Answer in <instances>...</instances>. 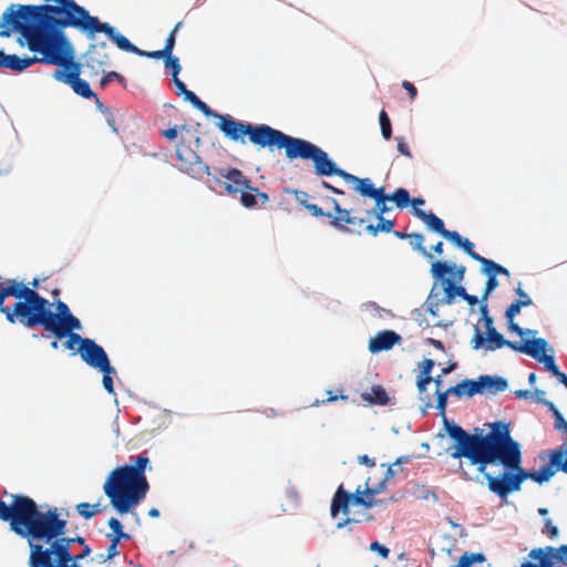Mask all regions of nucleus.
<instances>
[{
	"label": "nucleus",
	"instance_id": "b1692460",
	"mask_svg": "<svg viewBox=\"0 0 567 567\" xmlns=\"http://www.w3.org/2000/svg\"><path fill=\"white\" fill-rule=\"evenodd\" d=\"M413 214L419 217L430 229L440 234L445 239H449V233L454 231L445 229L444 221L434 213H426L423 209L414 208Z\"/></svg>",
	"mask_w": 567,
	"mask_h": 567
},
{
	"label": "nucleus",
	"instance_id": "4be33fe9",
	"mask_svg": "<svg viewBox=\"0 0 567 567\" xmlns=\"http://www.w3.org/2000/svg\"><path fill=\"white\" fill-rule=\"evenodd\" d=\"M475 381L476 385H474L473 389L476 390L477 394L484 392L496 394L504 392L508 388L507 380L497 375H480Z\"/></svg>",
	"mask_w": 567,
	"mask_h": 567
},
{
	"label": "nucleus",
	"instance_id": "338daca9",
	"mask_svg": "<svg viewBox=\"0 0 567 567\" xmlns=\"http://www.w3.org/2000/svg\"><path fill=\"white\" fill-rule=\"evenodd\" d=\"M293 194H295V197L296 199L302 204L305 206V204H308L307 203V199L309 197V194L307 192H302V190H293Z\"/></svg>",
	"mask_w": 567,
	"mask_h": 567
},
{
	"label": "nucleus",
	"instance_id": "4c0bfd02",
	"mask_svg": "<svg viewBox=\"0 0 567 567\" xmlns=\"http://www.w3.org/2000/svg\"><path fill=\"white\" fill-rule=\"evenodd\" d=\"M482 267H483V271L486 274V275H493L494 277H497V275H504V276H509V271L507 268L501 266L499 264L491 260V259H487V258H484L481 262Z\"/></svg>",
	"mask_w": 567,
	"mask_h": 567
},
{
	"label": "nucleus",
	"instance_id": "c756f323",
	"mask_svg": "<svg viewBox=\"0 0 567 567\" xmlns=\"http://www.w3.org/2000/svg\"><path fill=\"white\" fill-rule=\"evenodd\" d=\"M455 246L461 247L472 259L478 261L480 264L485 258L474 250V244L470 241L467 238L462 237L457 231L449 233V239Z\"/></svg>",
	"mask_w": 567,
	"mask_h": 567
},
{
	"label": "nucleus",
	"instance_id": "3c124183",
	"mask_svg": "<svg viewBox=\"0 0 567 567\" xmlns=\"http://www.w3.org/2000/svg\"><path fill=\"white\" fill-rule=\"evenodd\" d=\"M515 292L516 295L518 296V299L517 301L523 306V307H529L533 305V300L532 298L529 297V295L527 292H525L522 288V284L519 282L517 288L515 289Z\"/></svg>",
	"mask_w": 567,
	"mask_h": 567
},
{
	"label": "nucleus",
	"instance_id": "393cba45",
	"mask_svg": "<svg viewBox=\"0 0 567 567\" xmlns=\"http://www.w3.org/2000/svg\"><path fill=\"white\" fill-rule=\"evenodd\" d=\"M258 199L261 205H265L269 202V196L267 193L260 192L257 187L252 186L249 179V188L240 192V204L246 208H254L257 206Z\"/></svg>",
	"mask_w": 567,
	"mask_h": 567
},
{
	"label": "nucleus",
	"instance_id": "f3484780",
	"mask_svg": "<svg viewBox=\"0 0 567 567\" xmlns=\"http://www.w3.org/2000/svg\"><path fill=\"white\" fill-rule=\"evenodd\" d=\"M109 64L107 44L105 42L91 44L84 55V65L91 70V74L99 75Z\"/></svg>",
	"mask_w": 567,
	"mask_h": 567
},
{
	"label": "nucleus",
	"instance_id": "f8f14e48",
	"mask_svg": "<svg viewBox=\"0 0 567 567\" xmlns=\"http://www.w3.org/2000/svg\"><path fill=\"white\" fill-rule=\"evenodd\" d=\"M76 30L85 33L90 38L95 33H104L117 45L118 49L126 52L135 50V45L131 43L126 37L116 32L111 24L101 22L97 17H93L90 13L86 14Z\"/></svg>",
	"mask_w": 567,
	"mask_h": 567
},
{
	"label": "nucleus",
	"instance_id": "f257e3e1",
	"mask_svg": "<svg viewBox=\"0 0 567 567\" xmlns=\"http://www.w3.org/2000/svg\"><path fill=\"white\" fill-rule=\"evenodd\" d=\"M445 431L455 442L451 457H465L472 465H476L477 471L485 476L489 491L506 497L520 489L527 475L520 466V445L512 437L508 424L494 422L486 434L478 433V429L471 434L445 420Z\"/></svg>",
	"mask_w": 567,
	"mask_h": 567
},
{
	"label": "nucleus",
	"instance_id": "49530a36",
	"mask_svg": "<svg viewBox=\"0 0 567 567\" xmlns=\"http://www.w3.org/2000/svg\"><path fill=\"white\" fill-rule=\"evenodd\" d=\"M182 25H183L182 21L177 22L175 24L174 29L172 30V32L169 33V35L167 37L165 47L163 49L165 51L166 55L172 54L174 47H175L176 32L182 28Z\"/></svg>",
	"mask_w": 567,
	"mask_h": 567
},
{
	"label": "nucleus",
	"instance_id": "a878e982",
	"mask_svg": "<svg viewBox=\"0 0 567 567\" xmlns=\"http://www.w3.org/2000/svg\"><path fill=\"white\" fill-rule=\"evenodd\" d=\"M82 324L81 321L71 313L64 320H62L58 326L52 328L49 332L54 336L56 339H64L70 333H76L75 331L81 330Z\"/></svg>",
	"mask_w": 567,
	"mask_h": 567
},
{
	"label": "nucleus",
	"instance_id": "dca6fc26",
	"mask_svg": "<svg viewBox=\"0 0 567 567\" xmlns=\"http://www.w3.org/2000/svg\"><path fill=\"white\" fill-rule=\"evenodd\" d=\"M76 351L89 367L96 370L106 369L111 364L105 350L92 339H84V344L78 347Z\"/></svg>",
	"mask_w": 567,
	"mask_h": 567
},
{
	"label": "nucleus",
	"instance_id": "f03ea898",
	"mask_svg": "<svg viewBox=\"0 0 567 567\" xmlns=\"http://www.w3.org/2000/svg\"><path fill=\"white\" fill-rule=\"evenodd\" d=\"M10 503L0 499V520L30 546V567H68L72 560L73 537H65L68 523L56 507L41 511L31 497L10 494Z\"/></svg>",
	"mask_w": 567,
	"mask_h": 567
},
{
	"label": "nucleus",
	"instance_id": "9b49d317",
	"mask_svg": "<svg viewBox=\"0 0 567 567\" xmlns=\"http://www.w3.org/2000/svg\"><path fill=\"white\" fill-rule=\"evenodd\" d=\"M361 505L365 508H372L374 506L384 505V501L375 499L374 496L365 495L360 486L355 489V493L350 494L344 491L343 486L340 485L334 493L331 502V515L337 517L341 511L344 515L349 514V504Z\"/></svg>",
	"mask_w": 567,
	"mask_h": 567
},
{
	"label": "nucleus",
	"instance_id": "58836bf2",
	"mask_svg": "<svg viewBox=\"0 0 567 567\" xmlns=\"http://www.w3.org/2000/svg\"><path fill=\"white\" fill-rule=\"evenodd\" d=\"M109 526L113 530V534H107L109 539H113V540H116L120 543L122 539L127 540L131 538V536L128 534L123 532V526L117 518H115V517L110 518Z\"/></svg>",
	"mask_w": 567,
	"mask_h": 567
},
{
	"label": "nucleus",
	"instance_id": "423d86ee",
	"mask_svg": "<svg viewBox=\"0 0 567 567\" xmlns=\"http://www.w3.org/2000/svg\"><path fill=\"white\" fill-rule=\"evenodd\" d=\"M50 306L48 299L29 288L27 301H17L12 308L3 307L1 312L10 323L20 322L27 328L41 326L48 332L72 313L61 300L55 305L56 312L51 311Z\"/></svg>",
	"mask_w": 567,
	"mask_h": 567
},
{
	"label": "nucleus",
	"instance_id": "20e7f679",
	"mask_svg": "<svg viewBox=\"0 0 567 567\" xmlns=\"http://www.w3.org/2000/svg\"><path fill=\"white\" fill-rule=\"evenodd\" d=\"M132 464L117 466L107 475L103 491L112 507L121 515L130 513L146 496L150 484L145 475L150 464L146 452L131 455Z\"/></svg>",
	"mask_w": 567,
	"mask_h": 567
},
{
	"label": "nucleus",
	"instance_id": "e2e57ef3",
	"mask_svg": "<svg viewBox=\"0 0 567 567\" xmlns=\"http://www.w3.org/2000/svg\"><path fill=\"white\" fill-rule=\"evenodd\" d=\"M402 86L403 89L406 90V92L409 93V96L411 100H414L416 94H417V90L416 87L414 86V84L410 81H403L402 82Z\"/></svg>",
	"mask_w": 567,
	"mask_h": 567
},
{
	"label": "nucleus",
	"instance_id": "5fc2aeb1",
	"mask_svg": "<svg viewBox=\"0 0 567 567\" xmlns=\"http://www.w3.org/2000/svg\"><path fill=\"white\" fill-rule=\"evenodd\" d=\"M395 141L398 142V151H399L402 155H404V156H406V157H409V158H412V153H411L410 147H409V145L406 144V142H405V140H404V137H402V136H396V137H395Z\"/></svg>",
	"mask_w": 567,
	"mask_h": 567
},
{
	"label": "nucleus",
	"instance_id": "a18cd8bd",
	"mask_svg": "<svg viewBox=\"0 0 567 567\" xmlns=\"http://www.w3.org/2000/svg\"><path fill=\"white\" fill-rule=\"evenodd\" d=\"M451 394L449 392V389L445 391L436 390V409L440 411V414L443 416V422L445 423V420L449 422V420L445 416V410L447 405V396Z\"/></svg>",
	"mask_w": 567,
	"mask_h": 567
},
{
	"label": "nucleus",
	"instance_id": "e433bc0d",
	"mask_svg": "<svg viewBox=\"0 0 567 567\" xmlns=\"http://www.w3.org/2000/svg\"><path fill=\"white\" fill-rule=\"evenodd\" d=\"M482 267H483V271L486 274V275H493L494 277H497V275H504V276H509V271L507 268L501 266L499 264L491 260V259H487V258H484L481 262Z\"/></svg>",
	"mask_w": 567,
	"mask_h": 567
},
{
	"label": "nucleus",
	"instance_id": "2eb2a0df",
	"mask_svg": "<svg viewBox=\"0 0 567 567\" xmlns=\"http://www.w3.org/2000/svg\"><path fill=\"white\" fill-rule=\"evenodd\" d=\"M305 208L315 217H323L327 216L331 218L330 225L337 229L346 230V225L353 226H363L365 223L364 218H358L355 216H351V210L342 208L340 204L333 199V209L337 213V216H332L330 213H324L321 207L316 204H305Z\"/></svg>",
	"mask_w": 567,
	"mask_h": 567
},
{
	"label": "nucleus",
	"instance_id": "6e6d98bb",
	"mask_svg": "<svg viewBox=\"0 0 567 567\" xmlns=\"http://www.w3.org/2000/svg\"><path fill=\"white\" fill-rule=\"evenodd\" d=\"M370 549L372 551L378 553L382 558H388L390 555V549L385 547L384 545H381L379 542H373L370 545Z\"/></svg>",
	"mask_w": 567,
	"mask_h": 567
},
{
	"label": "nucleus",
	"instance_id": "0e129e2a",
	"mask_svg": "<svg viewBox=\"0 0 567 567\" xmlns=\"http://www.w3.org/2000/svg\"><path fill=\"white\" fill-rule=\"evenodd\" d=\"M104 115H105V118H106V122L109 124V126L112 128V131L114 133H117V127L115 126V118L113 116V113L111 112L110 109H104Z\"/></svg>",
	"mask_w": 567,
	"mask_h": 567
},
{
	"label": "nucleus",
	"instance_id": "79ce46f5",
	"mask_svg": "<svg viewBox=\"0 0 567 567\" xmlns=\"http://www.w3.org/2000/svg\"><path fill=\"white\" fill-rule=\"evenodd\" d=\"M379 122L381 127V134L384 140H390L392 136V125L391 121L384 110H382L379 114Z\"/></svg>",
	"mask_w": 567,
	"mask_h": 567
},
{
	"label": "nucleus",
	"instance_id": "09e8293b",
	"mask_svg": "<svg viewBox=\"0 0 567 567\" xmlns=\"http://www.w3.org/2000/svg\"><path fill=\"white\" fill-rule=\"evenodd\" d=\"M112 81L124 82V78L120 73H117L115 71H111V72H107L106 74H104V76L100 81V85L102 89H104Z\"/></svg>",
	"mask_w": 567,
	"mask_h": 567
},
{
	"label": "nucleus",
	"instance_id": "37998d69",
	"mask_svg": "<svg viewBox=\"0 0 567 567\" xmlns=\"http://www.w3.org/2000/svg\"><path fill=\"white\" fill-rule=\"evenodd\" d=\"M410 243L412 247L420 251L423 256L426 258H432V255L427 252L426 248L424 247V236L422 234H410L409 235Z\"/></svg>",
	"mask_w": 567,
	"mask_h": 567
},
{
	"label": "nucleus",
	"instance_id": "4d7b16f0",
	"mask_svg": "<svg viewBox=\"0 0 567 567\" xmlns=\"http://www.w3.org/2000/svg\"><path fill=\"white\" fill-rule=\"evenodd\" d=\"M200 112H203L206 116H215L218 115L215 113L205 102H203L200 99L193 105Z\"/></svg>",
	"mask_w": 567,
	"mask_h": 567
},
{
	"label": "nucleus",
	"instance_id": "4468645a",
	"mask_svg": "<svg viewBox=\"0 0 567 567\" xmlns=\"http://www.w3.org/2000/svg\"><path fill=\"white\" fill-rule=\"evenodd\" d=\"M218 175H212L208 178V183L214 184L224 188V190L231 196H237L241 190L249 188V178L238 168H219Z\"/></svg>",
	"mask_w": 567,
	"mask_h": 567
},
{
	"label": "nucleus",
	"instance_id": "a211bd4d",
	"mask_svg": "<svg viewBox=\"0 0 567 567\" xmlns=\"http://www.w3.org/2000/svg\"><path fill=\"white\" fill-rule=\"evenodd\" d=\"M529 557L539 560L538 565H543V561L548 558L551 567H555L556 564L567 566V545H561L558 548L551 546L535 548L529 553Z\"/></svg>",
	"mask_w": 567,
	"mask_h": 567
},
{
	"label": "nucleus",
	"instance_id": "1a4fd4ad",
	"mask_svg": "<svg viewBox=\"0 0 567 567\" xmlns=\"http://www.w3.org/2000/svg\"><path fill=\"white\" fill-rule=\"evenodd\" d=\"M183 131H185L186 134L181 136V142L176 146L178 169L195 178H202L204 175L212 176L209 166L200 159L197 152L190 146L192 143L198 146L200 141L199 136L187 128L186 125H182V132Z\"/></svg>",
	"mask_w": 567,
	"mask_h": 567
},
{
	"label": "nucleus",
	"instance_id": "473e14b6",
	"mask_svg": "<svg viewBox=\"0 0 567 567\" xmlns=\"http://www.w3.org/2000/svg\"><path fill=\"white\" fill-rule=\"evenodd\" d=\"M362 398L364 401L379 405H384L389 402L388 393L381 385L372 386L371 392L363 393Z\"/></svg>",
	"mask_w": 567,
	"mask_h": 567
},
{
	"label": "nucleus",
	"instance_id": "7ed1b4c3",
	"mask_svg": "<svg viewBox=\"0 0 567 567\" xmlns=\"http://www.w3.org/2000/svg\"><path fill=\"white\" fill-rule=\"evenodd\" d=\"M13 32L20 33L19 44L21 47L25 44L34 55L21 58L17 54L4 53L2 69L22 72L35 63L51 64L49 59L50 55L56 53L61 41L60 38L28 23L25 20L19 19L11 11H4L0 17V37L9 38Z\"/></svg>",
	"mask_w": 567,
	"mask_h": 567
},
{
	"label": "nucleus",
	"instance_id": "a19ab883",
	"mask_svg": "<svg viewBox=\"0 0 567 567\" xmlns=\"http://www.w3.org/2000/svg\"><path fill=\"white\" fill-rule=\"evenodd\" d=\"M65 338H66V340L62 343V346L65 349L73 351V353H72L73 355L79 353L76 351V349H78V347H81L84 344L85 338L81 337L79 333H70Z\"/></svg>",
	"mask_w": 567,
	"mask_h": 567
},
{
	"label": "nucleus",
	"instance_id": "c03bdc74",
	"mask_svg": "<svg viewBox=\"0 0 567 567\" xmlns=\"http://www.w3.org/2000/svg\"><path fill=\"white\" fill-rule=\"evenodd\" d=\"M100 371L103 373L102 382H103L104 389L110 394H114V384H113L112 374L116 373L115 369L110 364L106 367V369L103 368Z\"/></svg>",
	"mask_w": 567,
	"mask_h": 567
},
{
	"label": "nucleus",
	"instance_id": "bf43d9fd",
	"mask_svg": "<svg viewBox=\"0 0 567 567\" xmlns=\"http://www.w3.org/2000/svg\"><path fill=\"white\" fill-rule=\"evenodd\" d=\"M110 542H111V545L109 546V548L106 550L105 557L110 558V560H111L114 557L120 555V551L117 549V546H118L120 543L116 542V540H113V539H110Z\"/></svg>",
	"mask_w": 567,
	"mask_h": 567
},
{
	"label": "nucleus",
	"instance_id": "39448f33",
	"mask_svg": "<svg viewBox=\"0 0 567 567\" xmlns=\"http://www.w3.org/2000/svg\"><path fill=\"white\" fill-rule=\"evenodd\" d=\"M219 120L217 127L226 137L235 142L245 143V136L260 147H277L286 151V156L290 161L300 158L307 145L306 140L293 137L276 130L267 124L254 125L233 118L230 115H216Z\"/></svg>",
	"mask_w": 567,
	"mask_h": 567
},
{
	"label": "nucleus",
	"instance_id": "0eeeda50",
	"mask_svg": "<svg viewBox=\"0 0 567 567\" xmlns=\"http://www.w3.org/2000/svg\"><path fill=\"white\" fill-rule=\"evenodd\" d=\"M300 158L312 162L316 175L339 176L347 183L352 184L354 190L363 197L373 199L384 190V187L375 188L370 178H360L338 167L337 163L329 157L327 152L309 141Z\"/></svg>",
	"mask_w": 567,
	"mask_h": 567
},
{
	"label": "nucleus",
	"instance_id": "72a5a7b5",
	"mask_svg": "<svg viewBox=\"0 0 567 567\" xmlns=\"http://www.w3.org/2000/svg\"><path fill=\"white\" fill-rule=\"evenodd\" d=\"M555 474V470L549 464L542 466L539 471H526L527 478L538 484L548 482Z\"/></svg>",
	"mask_w": 567,
	"mask_h": 567
},
{
	"label": "nucleus",
	"instance_id": "aec40b11",
	"mask_svg": "<svg viewBox=\"0 0 567 567\" xmlns=\"http://www.w3.org/2000/svg\"><path fill=\"white\" fill-rule=\"evenodd\" d=\"M465 270L464 266L440 260L431 265V275L434 279H451L454 282H461L464 279Z\"/></svg>",
	"mask_w": 567,
	"mask_h": 567
},
{
	"label": "nucleus",
	"instance_id": "f704fd0d",
	"mask_svg": "<svg viewBox=\"0 0 567 567\" xmlns=\"http://www.w3.org/2000/svg\"><path fill=\"white\" fill-rule=\"evenodd\" d=\"M374 207L368 210V215L370 216H384L390 210V207L386 205V202L390 200L384 190H382L379 196L373 198Z\"/></svg>",
	"mask_w": 567,
	"mask_h": 567
},
{
	"label": "nucleus",
	"instance_id": "412c9836",
	"mask_svg": "<svg viewBox=\"0 0 567 567\" xmlns=\"http://www.w3.org/2000/svg\"><path fill=\"white\" fill-rule=\"evenodd\" d=\"M401 336L392 330H383L371 338L369 341V350L372 353L388 351L395 344L401 342Z\"/></svg>",
	"mask_w": 567,
	"mask_h": 567
},
{
	"label": "nucleus",
	"instance_id": "2f4dec72",
	"mask_svg": "<svg viewBox=\"0 0 567 567\" xmlns=\"http://www.w3.org/2000/svg\"><path fill=\"white\" fill-rule=\"evenodd\" d=\"M378 219L375 225L369 224L365 226V230L372 235L377 236L379 233H390L394 227V220L388 219L384 216H374Z\"/></svg>",
	"mask_w": 567,
	"mask_h": 567
},
{
	"label": "nucleus",
	"instance_id": "9d476101",
	"mask_svg": "<svg viewBox=\"0 0 567 567\" xmlns=\"http://www.w3.org/2000/svg\"><path fill=\"white\" fill-rule=\"evenodd\" d=\"M485 334L486 337L480 329H475V333L471 340V344L474 350H478L484 347L487 351H495L503 347H508L520 353L533 352L532 348L528 344H524V342L506 340L504 336L496 330V328L485 330Z\"/></svg>",
	"mask_w": 567,
	"mask_h": 567
},
{
	"label": "nucleus",
	"instance_id": "680f3d73",
	"mask_svg": "<svg viewBox=\"0 0 567 567\" xmlns=\"http://www.w3.org/2000/svg\"><path fill=\"white\" fill-rule=\"evenodd\" d=\"M91 554V548L89 545H84L83 546V549L80 554L78 555H73L72 554V560H70V563H75V564H79V561H81L82 559H84L85 557H87L89 555Z\"/></svg>",
	"mask_w": 567,
	"mask_h": 567
},
{
	"label": "nucleus",
	"instance_id": "6e6552de",
	"mask_svg": "<svg viewBox=\"0 0 567 567\" xmlns=\"http://www.w3.org/2000/svg\"><path fill=\"white\" fill-rule=\"evenodd\" d=\"M49 60L51 65L61 68L53 72L54 80L70 85L74 93L84 99L96 97L90 84L80 78L81 64L75 61V52L68 38L60 41L56 53L50 55Z\"/></svg>",
	"mask_w": 567,
	"mask_h": 567
},
{
	"label": "nucleus",
	"instance_id": "de8ad7c7",
	"mask_svg": "<svg viewBox=\"0 0 567 567\" xmlns=\"http://www.w3.org/2000/svg\"><path fill=\"white\" fill-rule=\"evenodd\" d=\"M164 62H165V68L171 70L172 76L176 78V75H178L182 70L178 58L174 56L173 54H169V55L165 56Z\"/></svg>",
	"mask_w": 567,
	"mask_h": 567
},
{
	"label": "nucleus",
	"instance_id": "6ab92c4d",
	"mask_svg": "<svg viewBox=\"0 0 567 567\" xmlns=\"http://www.w3.org/2000/svg\"><path fill=\"white\" fill-rule=\"evenodd\" d=\"M524 344H528L532 348V353H527L538 362H543L545 364V369L551 372L554 375L559 371L558 367L555 363V359L553 355H547L545 352L547 350L548 343L543 338H535L533 340H527Z\"/></svg>",
	"mask_w": 567,
	"mask_h": 567
},
{
	"label": "nucleus",
	"instance_id": "c9c22d12",
	"mask_svg": "<svg viewBox=\"0 0 567 567\" xmlns=\"http://www.w3.org/2000/svg\"><path fill=\"white\" fill-rule=\"evenodd\" d=\"M388 197L399 209L406 208L411 203L410 194L405 188H398Z\"/></svg>",
	"mask_w": 567,
	"mask_h": 567
},
{
	"label": "nucleus",
	"instance_id": "ea45409f",
	"mask_svg": "<svg viewBox=\"0 0 567 567\" xmlns=\"http://www.w3.org/2000/svg\"><path fill=\"white\" fill-rule=\"evenodd\" d=\"M76 511L80 516H82L85 519H90L96 514L101 513L100 504H89V503H80L76 505Z\"/></svg>",
	"mask_w": 567,
	"mask_h": 567
},
{
	"label": "nucleus",
	"instance_id": "7c9ffc66",
	"mask_svg": "<svg viewBox=\"0 0 567 567\" xmlns=\"http://www.w3.org/2000/svg\"><path fill=\"white\" fill-rule=\"evenodd\" d=\"M476 385L475 380L465 379L462 382L457 383L454 386L449 388V392H451L452 395L461 399L464 395L473 396L477 394L476 390L473 389V386Z\"/></svg>",
	"mask_w": 567,
	"mask_h": 567
},
{
	"label": "nucleus",
	"instance_id": "603ef678",
	"mask_svg": "<svg viewBox=\"0 0 567 567\" xmlns=\"http://www.w3.org/2000/svg\"><path fill=\"white\" fill-rule=\"evenodd\" d=\"M498 280L496 277H494L493 275H487V281H486V287H485V292H484V296H483V300H486L488 295L495 290L497 287H498Z\"/></svg>",
	"mask_w": 567,
	"mask_h": 567
},
{
	"label": "nucleus",
	"instance_id": "5701e85b",
	"mask_svg": "<svg viewBox=\"0 0 567 567\" xmlns=\"http://www.w3.org/2000/svg\"><path fill=\"white\" fill-rule=\"evenodd\" d=\"M405 461H406V457H399L393 464L388 465L384 477L378 484H371L370 483L371 478H368V481L365 483V489H363V493L365 495H371V496H375V495L382 493L386 487V483L396 475V471L393 467L395 465L402 464Z\"/></svg>",
	"mask_w": 567,
	"mask_h": 567
},
{
	"label": "nucleus",
	"instance_id": "052dcab7",
	"mask_svg": "<svg viewBox=\"0 0 567 567\" xmlns=\"http://www.w3.org/2000/svg\"><path fill=\"white\" fill-rule=\"evenodd\" d=\"M178 133L186 134L185 131L182 132V127L178 128L177 126L167 128L163 131V136H165L167 140H175L178 136Z\"/></svg>",
	"mask_w": 567,
	"mask_h": 567
},
{
	"label": "nucleus",
	"instance_id": "c85d7f7f",
	"mask_svg": "<svg viewBox=\"0 0 567 567\" xmlns=\"http://www.w3.org/2000/svg\"><path fill=\"white\" fill-rule=\"evenodd\" d=\"M434 365H435V362L432 359H424L421 362V364H420L421 371L416 378V386H417L420 394L425 392L427 385L432 382L433 378L431 377V372H432Z\"/></svg>",
	"mask_w": 567,
	"mask_h": 567
},
{
	"label": "nucleus",
	"instance_id": "69168bd1",
	"mask_svg": "<svg viewBox=\"0 0 567 567\" xmlns=\"http://www.w3.org/2000/svg\"><path fill=\"white\" fill-rule=\"evenodd\" d=\"M173 82L177 89V95H183L187 91L185 83L178 78V75H176V78H173Z\"/></svg>",
	"mask_w": 567,
	"mask_h": 567
},
{
	"label": "nucleus",
	"instance_id": "cd10ccee",
	"mask_svg": "<svg viewBox=\"0 0 567 567\" xmlns=\"http://www.w3.org/2000/svg\"><path fill=\"white\" fill-rule=\"evenodd\" d=\"M549 465L555 470V473L563 472L567 474V437L563 439L561 445L549 451Z\"/></svg>",
	"mask_w": 567,
	"mask_h": 567
},
{
	"label": "nucleus",
	"instance_id": "774afa93",
	"mask_svg": "<svg viewBox=\"0 0 567 567\" xmlns=\"http://www.w3.org/2000/svg\"><path fill=\"white\" fill-rule=\"evenodd\" d=\"M472 563L470 560V558L467 557V551L464 553L460 559H458V563L456 565V567H472Z\"/></svg>",
	"mask_w": 567,
	"mask_h": 567
},
{
	"label": "nucleus",
	"instance_id": "13d9d810",
	"mask_svg": "<svg viewBox=\"0 0 567 567\" xmlns=\"http://www.w3.org/2000/svg\"><path fill=\"white\" fill-rule=\"evenodd\" d=\"M543 533L547 534L550 538H555L558 535V528L553 525L551 519H547Z\"/></svg>",
	"mask_w": 567,
	"mask_h": 567
},
{
	"label": "nucleus",
	"instance_id": "bb28decb",
	"mask_svg": "<svg viewBox=\"0 0 567 567\" xmlns=\"http://www.w3.org/2000/svg\"><path fill=\"white\" fill-rule=\"evenodd\" d=\"M523 306L517 301L515 300L505 311V318H506V321H507V326H508V330L523 337L525 334H536V331L535 330H530V329H524L522 327H519L518 323L515 322V316L518 315L522 310Z\"/></svg>",
	"mask_w": 567,
	"mask_h": 567
},
{
	"label": "nucleus",
	"instance_id": "864d4df0",
	"mask_svg": "<svg viewBox=\"0 0 567 567\" xmlns=\"http://www.w3.org/2000/svg\"><path fill=\"white\" fill-rule=\"evenodd\" d=\"M554 419H555V422H554L555 430L563 431L564 437H567V421L565 420L563 414L557 413Z\"/></svg>",
	"mask_w": 567,
	"mask_h": 567
},
{
	"label": "nucleus",
	"instance_id": "ddd939ff",
	"mask_svg": "<svg viewBox=\"0 0 567 567\" xmlns=\"http://www.w3.org/2000/svg\"><path fill=\"white\" fill-rule=\"evenodd\" d=\"M436 281H441L443 287V296L439 298V292H436V287L433 286L430 292V296L426 300L427 312L434 317L439 316V310L442 305H452L455 301L456 297L463 298L466 296V290L464 287L458 286V282H454L451 279H435Z\"/></svg>",
	"mask_w": 567,
	"mask_h": 567
},
{
	"label": "nucleus",
	"instance_id": "8fccbe9b",
	"mask_svg": "<svg viewBox=\"0 0 567 567\" xmlns=\"http://www.w3.org/2000/svg\"><path fill=\"white\" fill-rule=\"evenodd\" d=\"M480 311H481V315H482V320L484 321L485 330L495 328L494 327V319L491 316H488V308H487V303L486 302H483L481 305Z\"/></svg>",
	"mask_w": 567,
	"mask_h": 567
}]
</instances>
